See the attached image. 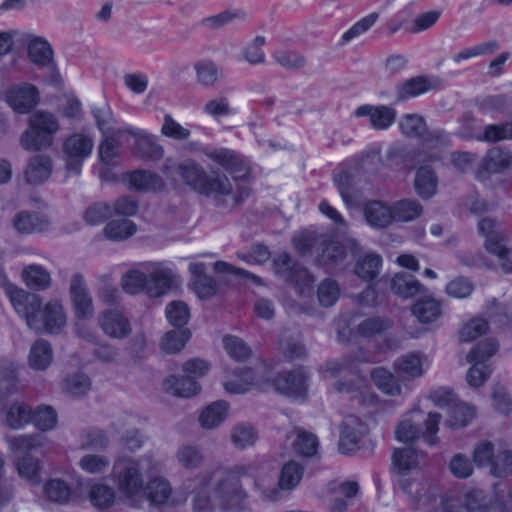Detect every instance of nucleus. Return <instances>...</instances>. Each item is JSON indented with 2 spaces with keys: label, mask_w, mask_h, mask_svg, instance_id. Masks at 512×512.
Segmentation results:
<instances>
[{
  "label": "nucleus",
  "mask_w": 512,
  "mask_h": 512,
  "mask_svg": "<svg viewBox=\"0 0 512 512\" xmlns=\"http://www.w3.org/2000/svg\"><path fill=\"white\" fill-rule=\"evenodd\" d=\"M163 385L166 392L185 398L196 395L200 390L198 383L186 374L181 377H167Z\"/></svg>",
  "instance_id": "nucleus-34"
},
{
  "label": "nucleus",
  "mask_w": 512,
  "mask_h": 512,
  "mask_svg": "<svg viewBox=\"0 0 512 512\" xmlns=\"http://www.w3.org/2000/svg\"><path fill=\"white\" fill-rule=\"evenodd\" d=\"M160 471V463L150 455L138 458L119 457L114 461L111 480L117 491L133 507L140 506L145 475Z\"/></svg>",
  "instance_id": "nucleus-3"
},
{
  "label": "nucleus",
  "mask_w": 512,
  "mask_h": 512,
  "mask_svg": "<svg viewBox=\"0 0 512 512\" xmlns=\"http://www.w3.org/2000/svg\"><path fill=\"white\" fill-rule=\"evenodd\" d=\"M98 325L103 333L113 339H125L132 327L128 317L119 309H106L98 317Z\"/></svg>",
  "instance_id": "nucleus-12"
},
{
  "label": "nucleus",
  "mask_w": 512,
  "mask_h": 512,
  "mask_svg": "<svg viewBox=\"0 0 512 512\" xmlns=\"http://www.w3.org/2000/svg\"><path fill=\"white\" fill-rule=\"evenodd\" d=\"M397 483L401 491L408 496L413 509L425 512H434L437 509V493L421 473H402L398 475Z\"/></svg>",
  "instance_id": "nucleus-6"
},
{
  "label": "nucleus",
  "mask_w": 512,
  "mask_h": 512,
  "mask_svg": "<svg viewBox=\"0 0 512 512\" xmlns=\"http://www.w3.org/2000/svg\"><path fill=\"white\" fill-rule=\"evenodd\" d=\"M58 118L51 112L36 111L29 119L28 129L20 137L21 146L28 151L50 147L53 136L59 130Z\"/></svg>",
  "instance_id": "nucleus-4"
},
{
  "label": "nucleus",
  "mask_w": 512,
  "mask_h": 512,
  "mask_svg": "<svg viewBox=\"0 0 512 512\" xmlns=\"http://www.w3.org/2000/svg\"><path fill=\"white\" fill-rule=\"evenodd\" d=\"M487 313L491 320L500 326L508 325L512 320V300L501 304L493 299L488 303Z\"/></svg>",
  "instance_id": "nucleus-61"
},
{
  "label": "nucleus",
  "mask_w": 512,
  "mask_h": 512,
  "mask_svg": "<svg viewBox=\"0 0 512 512\" xmlns=\"http://www.w3.org/2000/svg\"><path fill=\"white\" fill-rule=\"evenodd\" d=\"M233 192V186L228 176L217 169L206 172L199 194L207 197H224Z\"/></svg>",
  "instance_id": "nucleus-22"
},
{
  "label": "nucleus",
  "mask_w": 512,
  "mask_h": 512,
  "mask_svg": "<svg viewBox=\"0 0 512 512\" xmlns=\"http://www.w3.org/2000/svg\"><path fill=\"white\" fill-rule=\"evenodd\" d=\"M382 259L377 254H368L360 259L355 267V273L363 280H373L379 273Z\"/></svg>",
  "instance_id": "nucleus-53"
},
{
  "label": "nucleus",
  "mask_w": 512,
  "mask_h": 512,
  "mask_svg": "<svg viewBox=\"0 0 512 512\" xmlns=\"http://www.w3.org/2000/svg\"><path fill=\"white\" fill-rule=\"evenodd\" d=\"M207 267L204 263H191L189 271L191 273L190 286L200 299H208L217 292L216 281L212 276L207 275Z\"/></svg>",
  "instance_id": "nucleus-20"
},
{
  "label": "nucleus",
  "mask_w": 512,
  "mask_h": 512,
  "mask_svg": "<svg viewBox=\"0 0 512 512\" xmlns=\"http://www.w3.org/2000/svg\"><path fill=\"white\" fill-rule=\"evenodd\" d=\"M372 361V356L369 353L359 349L353 355L345 356L340 361H328L321 368V373L324 378H334L345 373L354 374L357 364Z\"/></svg>",
  "instance_id": "nucleus-16"
},
{
  "label": "nucleus",
  "mask_w": 512,
  "mask_h": 512,
  "mask_svg": "<svg viewBox=\"0 0 512 512\" xmlns=\"http://www.w3.org/2000/svg\"><path fill=\"white\" fill-rule=\"evenodd\" d=\"M479 232L485 237V247L488 252L497 256L502 269L512 273V249L505 244V238L498 229L495 220L483 218L478 223Z\"/></svg>",
  "instance_id": "nucleus-9"
},
{
  "label": "nucleus",
  "mask_w": 512,
  "mask_h": 512,
  "mask_svg": "<svg viewBox=\"0 0 512 512\" xmlns=\"http://www.w3.org/2000/svg\"><path fill=\"white\" fill-rule=\"evenodd\" d=\"M69 295L77 319L88 320L94 316L93 298L82 274L75 273L71 276Z\"/></svg>",
  "instance_id": "nucleus-11"
},
{
  "label": "nucleus",
  "mask_w": 512,
  "mask_h": 512,
  "mask_svg": "<svg viewBox=\"0 0 512 512\" xmlns=\"http://www.w3.org/2000/svg\"><path fill=\"white\" fill-rule=\"evenodd\" d=\"M296 438L293 442L294 450L303 457H313L317 454L318 438L315 434L297 428L294 430Z\"/></svg>",
  "instance_id": "nucleus-47"
},
{
  "label": "nucleus",
  "mask_w": 512,
  "mask_h": 512,
  "mask_svg": "<svg viewBox=\"0 0 512 512\" xmlns=\"http://www.w3.org/2000/svg\"><path fill=\"white\" fill-rule=\"evenodd\" d=\"M9 106L17 113L30 112L39 101V93L35 86L24 83L11 87L6 94Z\"/></svg>",
  "instance_id": "nucleus-15"
},
{
  "label": "nucleus",
  "mask_w": 512,
  "mask_h": 512,
  "mask_svg": "<svg viewBox=\"0 0 512 512\" xmlns=\"http://www.w3.org/2000/svg\"><path fill=\"white\" fill-rule=\"evenodd\" d=\"M148 274L147 294L152 297L161 296L171 288L172 271L160 264L151 263L146 266Z\"/></svg>",
  "instance_id": "nucleus-24"
},
{
  "label": "nucleus",
  "mask_w": 512,
  "mask_h": 512,
  "mask_svg": "<svg viewBox=\"0 0 512 512\" xmlns=\"http://www.w3.org/2000/svg\"><path fill=\"white\" fill-rule=\"evenodd\" d=\"M53 349L45 339H37L32 343L28 354V365L32 370L45 371L53 362Z\"/></svg>",
  "instance_id": "nucleus-26"
},
{
  "label": "nucleus",
  "mask_w": 512,
  "mask_h": 512,
  "mask_svg": "<svg viewBox=\"0 0 512 512\" xmlns=\"http://www.w3.org/2000/svg\"><path fill=\"white\" fill-rule=\"evenodd\" d=\"M228 407L226 401H216L208 405L199 416L200 425L205 429L216 428L225 420Z\"/></svg>",
  "instance_id": "nucleus-42"
},
{
  "label": "nucleus",
  "mask_w": 512,
  "mask_h": 512,
  "mask_svg": "<svg viewBox=\"0 0 512 512\" xmlns=\"http://www.w3.org/2000/svg\"><path fill=\"white\" fill-rule=\"evenodd\" d=\"M174 457L177 464L186 470H196L200 468L205 461V455L202 449L197 445L189 443L180 445Z\"/></svg>",
  "instance_id": "nucleus-31"
},
{
  "label": "nucleus",
  "mask_w": 512,
  "mask_h": 512,
  "mask_svg": "<svg viewBox=\"0 0 512 512\" xmlns=\"http://www.w3.org/2000/svg\"><path fill=\"white\" fill-rule=\"evenodd\" d=\"M391 207L394 222H410L417 219L423 211L421 204L414 199H402Z\"/></svg>",
  "instance_id": "nucleus-41"
},
{
  "label": "nucleus",
  "mask_w": 512,
  "mask_h": 512,
  "mask_svg": "<svg viewBox=\"0 0 512 512\" xmlns=\"http://www.w3.org/2000/svg\"><path fill=\"white\" fill-rule=\"evenodd\" d=\"M10 448L16 453H26L41 448L45 437L41 434L19 435L7 439Z\"/></svg>",
  "instance_id": "nucleus-51"
},
{
  "label": "nucleus",
  "mask_w": 512,
  "mask_h": 512,
  "mask_svg": "<svg viewBox=\"0 0 512 512\" xmlns=\"http://www.w3.org/2000/svg\"><path fill=\"white\" fill-rule=\"evenodd\" d=\"M379 19V13L372 12L367 16L361 18L353 24L346 32L343 33L340 40V45H345L351 40L366 33Z\"/></svg>",
  "instance_id": "nucleus-56"
},
{
  "label": "nucleus",
  "mask_w": 512,
  "mask_h": 512,
  "mask_svg": "<svg viewBox=\"0 0 512 512\" xmlns=\"http://www.w3.org/2000/svg\"><path fill=\"white\" fill-rule=\"evenodd\" d=\"M390 327V320L381 317H370L359 323L357 332L364 338H372L382 334Z\"/></svg>",
  "instance_id": "nucleus-57"
},
{
  "label": "nucleus",
  "mask_w": 512,
  "mask_h": 512,
  "mask_svg": "<svg viewBox=\"0 0 512 512\" xmlns=\"http://www.w3.org/2000/svg\"><path fill=\"white\" fill-rule=\"evenodd\" d=\"M264 468L258 470V476L254 481V488L260 492L262 498L269 501H277L282 496V491H290L294 489L303 477V467L295 462L286 463L280 472L278 485L274 486L273 477H269L267 473H261Z\"/></svg>",
  "instance_id": "nucleus-5"
},
{
  "label": "nucleus",
  "mask_w": 512,
  "mask_h": 512,
  "mask_svg": "<svg viewBox=\"0 0 512 512\" xmlns=\"http://www.w3.org/2000/svg\"><path fill=\"white\" fill-rule=\"evenodd\" d=\"M355 115L357 117H369L370 126L375 130H386L395 122L397 111L390 106L366 104L359 106Z\"/></svg>",
  "instance_id": "nucleus-17"
},
{
  "label": "nucleus",
  "mask_w": 512,
  "mask_h": 512,
  "mask_svg": "<svg viewBox=\"0 0 512 512\" xmlns=\"http://www.w3.org/2000/svg\"><path fill=\"white\" fill-rule=\"evenodd\" d=\"M196 81L203 87H213L221 79V71L211 60H200L194 64Z\"/></svg>",
  "instance_id": "nucleus-44"
},
{
  "label": "nucleus",
  "mask_w": 512,
  "mask_h": 512,
  "mask_svg": "<svg viewBox=\"0 0 512 512\" xmlns=\"http://www.w3.org/2000/svg\"><path fill=\"white\" fill-rule=\"evenodd\" d=\"M232 444L240 450L253 446L258 440V433L255 428L248 423L236 424L230 432Z\"/></svg>",
  "instance_id": "nucleus-45"
},
{
  "label": "nucleus",
  "mask_w": 512,
  "mask_h": 512,
  "mask_svg": "<svg viewBox=\"0 0 512 512\" xmlns=\"http://www.w3.org/2000/svg\"><path fill=\"white\" fill-rule=\"evenodd\" d=\"M497 350L498 343L493 339L481 341L471 349L467 355L468 362L472 363L466 375L469 386L476 388L486 383L491 374V370L485 362L492 357Z\"/></svg>",
  "instance_id": "nucleus-7"
},
{
  "label": "nucleus",
  "mask_w": 512,
  "mask_h": 512,
  "mask_svg": "<svg viewBox=\"0 0 512 512\" xmlns=\"http://www.w3.org/2000/svg\"><path fill=\"white\" fill-rule=\"evenodd\" d=\"M206 172L204 167L193 159H186L176 167V173L183 179L185 184L198 193L203 184Z\"/></svg>",
  "instance_id": "nucleus-29"
},
{
  "label": "nucleus",
  "mask_w": 512,
  "mask_h": 512,
  "mask_svg": "<svg viewBox=\"0 0 512 512\" xmlns=\"http://www.w3.org/2000/svg\"><path fill=\"white\" fill-rule=\"evenodd\" d=\"M428 78L424 76L412 77L396 87V101L403 102L417 97L431 89Z\"/></svg>",
  "instance_id": "nucleus-37"
},
{
  "label": "nucleus",
  "mask_w": 512,
  "mask_h": 512,
  "mask_svg": "<svg viewBox=\"0 0 512 512\" xmlns=\"http://www.w3.org/2000/svg\"><path fill=\"white\" fill-rule=\"evenodd\" d=\"M190 338L188 330H171L165 334L161 341V348L166 353L179 352Z\"/></svg>",
  "instance_id": "nucleus-62"
},
{
  "label": "nucleus",
  "mask_w": 512,
  "mask_h": 512,
  "mask_svg": "<svg viewBox=\"0 0 512 512\" xmlns=\"http://www.w3.org/2000/svg\"><path fill=\"white\" fill-rule=\"evenodd\" d=\"M490 473L495 477H506L512 473V449L496 450Z\"/></svg>",
  "instance_id": "nucleus-60"
},
{
  "label": "nucleus",
  "mask_w": 512,
  "mask_h": 512,
  "mask_svg": "<svg viewBox=\"0 0 512 512\" xmlns=\"http://www.w3.org/2000/svg\"><path fill=\"white\" fill-rule=\"evenodd\" d=\"M191 146V150L200 151L206 158L230 173L235 181H245L249 177V166L234 150L225 147H203L196 143Z\"/></svg>",
  "instance_id": "nucleus-8"
},
{
  "label": "nucleus",
  "mask_w": 512,
  "mask_h": 512,
  "mask_svg": "<svg viewBox=\"0 0 512 512\" xmlns=\"http://www.w3.org/2000/svg\"><path fill=\"white\" fill-rule=\"evenodd\" d=\"M51 172V159L45 155H35L29 159L24 176L28 184L39 185L48 180Z\"/></svg>",
  "instance_id": "nucleus-25"
},
{
  "label": "nucleus",
  "mask_w": 512,
  "mask_h": 512,
  "mask_svg": "<svg viewBox=\"0 0 512 512\" xmlns=\"http://www.w3.org/2000/svg\"><path fill=\"white\" fill-rule=\"evenodd\" d=\"M127 182L133 189L144 192L158 191L164 185L159 175L146 170H136L127 174Z\"/></svg>",
  "instance_id": "nucleus-32"
},
{
  "label": "nucleus",
  "mask_w": 512,
  "mask_h": 512,
  "mask_svg": "<svg viewBox=\"0 0 512 512\" xmlns=\"http://www.w3.org/2000/svg\"><path fill=\"white\" fill-rule=\"evenodd\" d=\"M124 133H127L134 138L135 148L140 157L153 161L159 160L163 157L164 149L155 141L153 135L142 129L125 127L118 129L115 136L120 137Z\"/></svg>",
  "instance_id": "nucleus-13"
},
{
  "label": "nucleus",
  "mask_w": 512,
  "mask_h": 512,
  "mask_svg": "<svg viewBox=\"0 0 512 512\" xmlns=\"http://www.w3.org/2000/svg\"><path fill=\"white\" fill-rule=\"evenodd\" d=\"M22 279L31 289L42 291L51 285V275L44 267L31 264L23 268Z\"/></svg>",
  "instance_id": "nucleus-39"
},
{
  "label": "nucleus",
  "mask_w": 512,
  "mask_h": 512,
  "mask_svg": "<svg viewBox=\"0 0 512 512\" xmlns=\"http://www.w3.org/2000/svg\"><path fill=\"white\" fill-rule=\"evenodd\" d=\"M481 139L487 142L512 140V121L502 124H490L485 126Z\"/></svg>",
  "instance_id": "nucleus-64"
},
{
  "label": "nucleus",
  "mask_w": 512,
  "mask_h": 512,
  "mask_svg": "<svg viewBox=\"0 0 512 512\" xmlns=\"http://www.w3.org/2000/svg\"><path fill=\"white\" fill-rule=\"evenodd\" d=\"M512 162V154L501 147H493L487 151L479 166L478 177L485 178V174L501 173Z\"/></svg>",
  "instance_id": "nucleus-21"
},
{
  "label": "nucleus",
  "mask_w": 512,
  "mask_h": 512,
  "mask_svg": "<svg viewBox=\"0 0 512 512\" xmlns=\"http://www.w3.org/2000/svg\"><path fill=\"white\" fill-rule=\"evenodd\" d=\"M392 462L398 475L408 473L407 471L414 469L419 463V454L411 448L395 449L392 455Z\"/></svg>",
  "instance_id": "nucleus-50"
},
{
  "label": "nucleus",
  "mask_w": 512,
  "mask_h": 512,
  "mask_svg": "<svg viewBox=\"0 0 512 512\" xmlns=\"http://www.w3.org/2000/svg\"><path fill=\"white\" fill-rule=\"evenodd\" d=\"M29 59L36 65L47 66L53 59V50L48 41L40 36L27 39Z\"/></svg>",
  "instance_id": "nucleus-33"
},
{
  "label": "nucleus",
  "mask_w": 512,
  "mask_h": 512,
  "mask_svg": "<svg viewBox=\"0 0 512 512\" xmlns=\"http://www.w3.org/2000/svg\"><path fill=\"white\" fill-rule=\"evenodd\" d=\"M437 184V176L429 166H422L417 170L414 187L421 198L429 199L434 196L437 190Z\"/></svg>",
  "instance_id": "nucleus-38"
},
{
  "label": "nucleus",
  "mask_w": 512,
  "mask_h": 512,
  "mask_svg": "<svg viewBox=\"0 0 512 512\" xmlns=\"http://www.w3.org/2000/svg\"><path fill=\"white\" fill-rule=\"evenodd\" d=\"M364 216L367 223L375 228H386L394 222L391 207L381 201L367 203Z\"/></svg>",
  "instance_id": "nucleus-30"
},
{
  "label": "nucleus",
  "mask_w": 512,
  "mask_h": 512,
  "mask_svg": "<svg viewBox=\"0 0 512 512\" xmlns=\"http://www.w3.org/2000/svg\"><path fill=\"white\" fill-rule=\"evenodd\" d=\"M272 56L278 65L287 70L301 69L306 65V58L293 50H277Z\"/></svg>",
  "instance_id": "nucleus-58"
},
{
  "label": "nucleus",
  "mask_w": 512,
  "mask_h": 512,
  "mask_svg": "<svg viewBox=\"0 0 512 512\" xmlns=\"http://www.w3.org/2000/svg\"><path fill=\"white\" fill-rule=\"evenodd\" d=\"M12 226L19 234H32L48 230L50 220L37 212L21 211L13 217Z\"/></svg>",
  "instance_id": "nucleus-23"
},
{
  "label": "nucleus",
  "mask_w": 512,
  "mask_h": 512,
  "mask_svg": "<svg viewBox=\"0 0 512 512\" xmlns=\"http://www.w3.org/2000/svg\"><path fill=\"white\" fill-rule=\"evenodd\" d=\"M136 230L133 221L123 218L108 222L104 228V234L112 241H123L134 235Z\"/></svg>",
  "instance_id": "nucleus-46"
},
{
  "label": "nucleus",
  "mask_w": 512,
  "mask_h": 512,
  "mask_svg": "<svg viewBox=\"0 0 512 512\" xmlns=\"http://www.w3.org/2000/svg\"><path fill=\"white\" fill-rule=\"evenodd\" d=\"M319 247L321 252L317 256V261L322 266L332 267L345 258V247L339 242L328 240L325 236H322Z\"/></svg>",
  "instance_id": "nucleus-35"
},
{
  "label": "nucleus",
  "mask_w": 512,
  "mask_h": 512,
  "mask_svg": "<svg viewBox=\"0 0 512 512\" xmlns=\"http://www.w3.org/2000/svg\"><path fill=\"white\" fill-rule=\"evenodd\" d=\"M93 145V139L82 133L73 134L65 140L63 153L68 172L80 174L83 161L91 154Z\"/></svg>",
  "instance_id": "nucleus-10"
},
{
  "label": "nucleus",
  "mask_w": 512,
  "mask_h": 512,
  "mask_svg": "<svg viewBox=\"0 0 512 512\" xmlns=\"http://www.w3.org/2000/svg\"><path fill=\"white\" fill-rule=\"evenodd\" d=\"M371 378L374 384L383 393L389 396H398L401 394V385L398 379L385 368H374L371 371Z\"/></svg>",
  "instance_id": "nucleus-43"
},
{
  "label": "nucleus",
  "mask_w": 512,
  "mask_h": 512,
  "mask_svg": "<svg viewBox=\"0 0 512 512\" xmlns=\"http://www.w3.org/2000/svg\"><path fill=\"white\" fill-rule=\"evenodd\" d=\"M121 286L129 294H138L144 290L147 292L148 277L142 271L130 270L122 276Z\"/></svg>",
  "instance_id": "nucleus-55"
},
{
  "label": "nucleus",
  "mask_w": 512,
  "mask_h": 512,
  "mask_svg": "<svg viewBox=\"0 0 512 512\" xmlns=\"http://www.w3.org/2000/svg\"><path fill=\"white\" fill-rule=\"evenodd\" d=\"M261 464H235L216 466L193 477L187 478L182 486L186 493L193 494L194 512H243L248 493L243 487L242 478L258 476Z\"/></svg>",
  "instance_id": "nucleus-1"
},
{
  "label": "nucleus",
  "mask_w": 512,
  "mask_h": 512,
  "mask_svg": "<svg viewBox=\"0 0 512 512\" xmlns=\"http://www.w3.org/2000/svg\"><path fill=\"white\" fill-rule=\"evenodd\" d=\"M423 366V356L419 353H408L399 357L394 363L396 373L403 380H413L421 377L424 374Z\"/></svg>",
  "instance_id": "nucleus-27"
},
{
  "label": "nucleus",
  "mask_w": 512,
  "mask_h": 512,
  "mask_svg": "<svg viewBox=\"0 0 512 512\" xmlns=\"http://www.w3.org/2000/svg\"><path fill=\"white\" fill-rule=\"evenodd\" d=\"M234 374L237 379L224 383V389L228 393L243 394L246 393L250 387L259 385L258 382L255 381V375L251 369H238L234 371Z\"/></svg>",
  "instance_id": "nucleus-48"
},
{
  "label": "nucleus",
  "mask_w": 512,
  "mask_h": 512,
  "mask_svg": "<svg viewBox=\"0 0 512 512\" xmlns=\"http://www.w3.org/2000/svg\"><path fill=\"white\" fill-rule=\"evenodd\" d=\"M32 423L41 431L52 430L57 424V413L51 406H38L32 412Z\"/></svg>",
  "instance_id": "nucleus-54"
},
{
  "label": "nucleus",
  "mask_w": 512,
  "mask_h": 512,
  "mask_svg": "<svg viewBox=\"0 0 512 512\" xmlns=\"http://www.w3.org/2000/svg\"><path fill=\"white\" fill-rule=\"evenodd\" d=\"M7 424L13 429H19L32 421V411L24 403H14L6 414Z\"/></svg>",
  "instance_id": "nucleus-59"
},
{
  "label": "nucleus",
  "mask_w": 512,
  "mask_h": 512,
  "mask_svg": "<svg viewBox=\"0 0 512 512\" xmlns=\"http://www.w3.org/2000/svg\"><path fill=\"white\" fill-rule=\"evenodd\" d=\"M411 311L418 321L423 324L432 323L442 315L440 302L430 297L417 301L412 305Z\"/></svg>",
  "instance_id": "nucleus-40"
},
{
  "label": "nucleus",
  "mask_w": 512,
  "mask_h": 512,
  "mask_svg": "<svg viewBox=\"0 0 512 512\" xmlns=\"http://www.w3.org/2000/svg\"><path fill=\"white\" fill-rule=\"evenodd\" d=\"M307 376L302 370L286 372L273 380V385L280 393L294 398L303 397L307 391Z\"/></svg>",
  "instance_id": "nucleus-18"
},
{
  "label": "nucleus",
  "mask_w": 512,
  "mask_h": 512,
  "mask_svg": "<svg viewBox=\"0 0 512 512\" xmlns=\"http://www.w3.org/2000/svg\"><path fill=\"white\" fill-rule=\"evenodd\" d=\"M172 486L168 479L156 476L144 484V491L140 498L149 502L150 506L163 509L170 506L172 497Z\"/></svg>",
  "instance_id": "nucleus-14"
},
{
  "label": "nucleus",
  "mask_w": 512,
  "mask_h": 512,
  "mask_svg": "<svg viewBox=\"0 0 512 512\" xmlns=\"http://www.w3.org/2000/svg\"><path fill=\"white\" fill-rule=\"evenodd\" d=\"M19 367L13 359H0V397H8L17 391Z\"/></svg>",
  "instance_id": "nucleus-28"
},
{
  "label": "nucleus",
  "mask_w": 512,
  "mask_h": 512,
  "mask_svg": "<svg viewBox=\"0 0 512 512\" xmlns=\"http://www.w3.org/2000/svg\"><path fill=\"white\" fill-rule=\"evenodd\" d=\"M448 413V425L452 428H460L468 425L475 417V408L457 401Z\"/></svg>",
  "instance_id": "nucleus-52"
},
{
  "label": "nucleus",
  "mask_w": 512,
  "mask_h": 512,
  "mask_svg": "<svg viewBox=\"0 0 512 512\" xmlns=\"http://www.w3.org/2000/svg\"><path fill=\"white\" fill-rule=\"evenodd\" d=\"M499 500L491 502L488 495L482 490H471L464 495V504L466 512H491Z\"/></svg>",
  "instance_id": "nucleus-49"
},
{
  "label": "nucleus",
  "mask_w": 512,
  "mask_h": 512,
  "mask_svg": "<svg viewBox=\"0 0 512 512\" xmlns=\"http://www.w3.org/2000/svg\"><path fill=\"white\" fill-rule=\"evenodd\" d=\"M391 290L402 298H412L422 290L421 283L415 276L401 272L394 275L390 283Z\"/></svg>",
  "instance_id": "nucleus-36"
},
{
  "label": "nucleus",
  "mask_w": 512,
  "mask_h": 512,
  "mask_svg": "<svg viewBox=\"0 0 512 512\" xmlns=\"http://www.w3.org/2000/svg\"><path fill=\"white\" fill-rule=\"evenodd\" d=\"M7 296L16 312L25 318L26 324L36 332L58 334L65 327L67 315L62 303L51 300L42 305L41 298L16 286L6 289Z\"/></svg>",
  "instance_id": "nucleus-2"
},
{
  "label": "nucleus",
  "mask_w": 512,
  "mask_h": 512,
  "mask_svg": "<svg viewBox=\"0 0 512 512\" xmlns=\"http://www.w3.org/2000/svg\"><path fill=\"white\" fill-rule=\"evenodd\" d=\"M425 121L417 114H406L399 121L401 132L408 137L420 138L425 131Z\"/></svg>",
  "instance_id": "nucleus-63"
},
{
  "label": "nucleus",
  "mask_w": 512,
  "mask_h": 512,
  "mask_svg": "<svg viewBox=\"0 0 512 512\" xmlns=\"http://www.w3.org/2000/svg\"><path fill=\"white\" fill-rule=\"evenodd\" d=\"M366 431V425L357 416H347L341 425L339 441V450L341 453L346 454L353 450Z\"/></svg>",
  "instance_id": "nucleus-19"
}]
</instances>
